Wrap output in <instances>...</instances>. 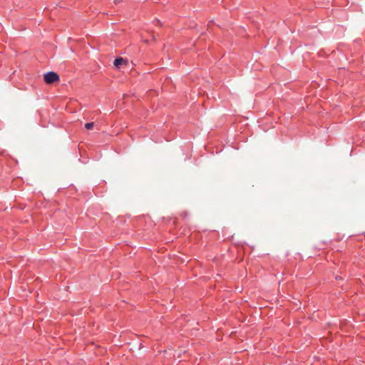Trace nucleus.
I'll return each instance as SVG.
<instances>
[{
	"label": "nucleus",
	"instance_id": "nucleus-2",
	"mask_svg": "<svg viewBox=\"0 0 365 365\" xmlns=\"http://www.w3.org/2000/svg\"><path fill=\"white\" fill-rule=\"evenodd\" d=\"M123 63H125V61L121 57L117 58L113 62L114 66L118 68H119L120 66Z\"/></svg>",
	"mask_w": 365,
	"mask_h": 365
},
{
	"label": "nucleus",
	"instance_id": "nucleus-3",
	"mask_svg": "<svg viewBox=\"0 0 365 365\" xmlns=\"http://www.w3.org/2000/svg\"><path fill=\"white\" fill-rule=\"evenodd\" d=\"M94 126V123H88L85 125V128L88 130L92 129Z\"/></svg>",
	"mask_w": 365,
	"mask_h": 365
},
{
	"label": "nucleus",
	"instance_id": "nucleus-1",
	"mask_svg": "<svg viewBox=\"0 0 365 365\" xmlns=\"http://www.w3.org/2000/svg\"><path fill=\"white\" fill-rule=\"evenodd\" d=\"M43 79L46 83L51 84L59 81V76L56 73L51 71L44 74Z\"/></svg>",
	"mask_w": 365,
	"mask_h": 365
},
{
	"label": "nucleus",
	"instance_id": "nucleus-4",
	"mask_svg": "<svg viewBox=\"0 0 365 365\" xmlns=\"http://www.w3.org/2000/svg\"><path fill=\"white\" fill-rule=\"evenodd\" d=\"M122 0H114V3L115 4H118Z\"/></svg>",
	"mask_w": 365,
	"mask_h": 365
}]
</instances>
